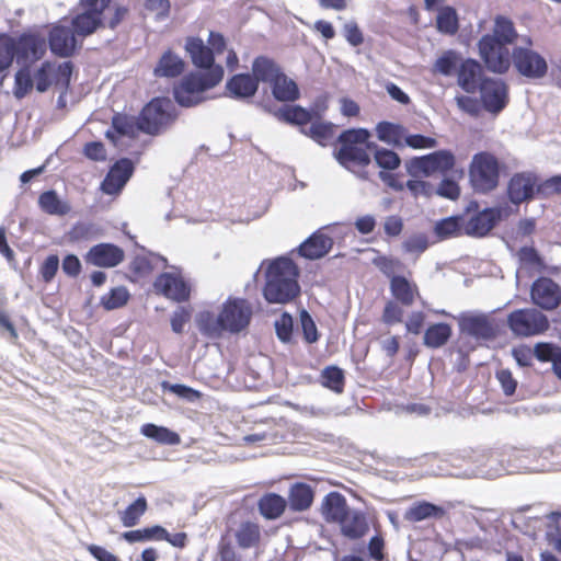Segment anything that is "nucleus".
<instances>
[{"instance_id":"nucleus-1","label":"nucleus","mask_w":561,"mask_h":561,"mask_svg":"<svg viewBox=\"0 0 561 561\" xmlns=\"http://www.w3.org/2000/svg\"><path fill=\"white\" fill-rule=\"evenodd\" d=\"M185 49L193 65L206 70L205 73L192 72L185 76L173 89L175 101L182 106L190 107L202 102V94L221 81L224 68L214 65V53L201 38H187Z\"/></svg>"},{"instance_id":"nucleus-2","label":"nucleus","mask_w":561,"mask_h":561,"mask_svg":"<svg viewBox=\"0 0 561 561\" xmlns=\"http://www.w3.org/2000/svg\"><path fill=\"white\" fill-rule=\"evenodd\" d=\"M252 307L241 298H229L216 316L210 311L201 312L197 317L199 331L208 337H220L224 332L239 333L250 323Z\"/></svg>"},{"instance_id":"nucleus-3","label":"nucleus","mask_w":561,"mask_h":561,"mask_svg":"<svg viewBox=\"0 0 561 561\" xmlns=\"http://www.w3.org/2000/svg\"><path fill=\"white\" fill-rule=\"evenodd\" d=\"M298 275V267L290 259L274 260L266 270L264 298L270 304H287L295 299L300 291Z\"/></svg>"},{"instance_id":"nucleus-4","label":"nucleus","mask_w":561,"mask_h":561,"mask_svg":"<svg viewBox=\"0 0 561 561\" xmlns=\"http://www.w3.org/2000/svg\"><path fill=\"white\" fill-rule=\"evenodd\" d=\"M370 133L365 128L344 130L337 138L339 149L334 152L337 162L353 171L356 167H367L374 142L369 141Z\"/></svg>"},{"instance_id":"nucleus-5","label":"nucleus","mask_w":561,"mask_h":561,"mask_svg":"<svg viewBox=\"0 0 561 561\" xmlns=\"http://www.w3.org/2000/svg\"><path fill=\"white\" fill-rule=\"evenodd\" d=\"M469 179L474 191L480 193L493 191L500 181L497 158L488 151L476 153L469 165Z\"/></svg>"},{"instance_id":"nucleus-6","label":"nucleus","mask_w":561,"mask_h":561,"mask_svg":"<svg viewBox=\"0 0 561 561\" xmlns=\"http://www.w3.org/2000/svg\"><path fill=\"white\" fill-rule=\"evenodd\" d=\"M507 327L517 337H531L546 333L550 328L548 317L536 308L516 309L507 316Z\"/></svg>"},{"instance_id":"nucleus-7","label":"nucleus","mask_w":561,"mask_h":561,"mask_svg":"<svg viewBox=\"0 0 561 561\" xmlns=\"http://www.w3.org/2000/svg\"><path fill=\"white\" fill-rule=\"evenodd\" d=\"M173 110L171 100L153 99L142 108L138 117V127L144 133L156 135L174 121Z\"/></svg>"},{"instance_id":"nucleus-8","label":"nucleus","mask_w":561,"mask_h":561,"mask_svg":"<svg viewBox=\"0 0 561 561\" xmlns=\"http://www.w3.org/2000/svg\"><path fill=\"white\" fill-rule=\"evenodd\" d=\"M461 333L477 341H490L496 337L499 325L491 316L482 312L468 311L457 317Z\"/></svg>"},{"instance_id":"nucleus-9","label":"nucleus","mask_w":561,"mask_h":561,"mask_svg":"<svg viewBox=\"0 0 561 561\" xmlns=\"http://www.w3.org/2000/svg\"><path fill=\"white\" fill-rule=\"evenodd\" d=\"M71 75L72 65L70 61L61 64L45 61L34 76L36 90L43 93L49 87L55 85L65 92L70 84Z\"/></svg>"},{"instance_id":"nucleus-10","label":"nucleus","mask_w":561,"mask_h":561,"mask_svg":"<svg viewBox=\"0 0 561 561\" xmlns=\"http://www.w3.org/2000/svg\"><path fill=\"white\" fill-rule=\"evenodd\" d=\"M478 46L480 56L490 71L502 75L510 69V50L496 36H482Z\"/></svg>"},{"instance_id":"nucleus-11","label":"nucleus","mask_w":561,"mask_h":561,"mask_svg":"<svg viewBox=\"0 0 561 561\" xmlns=\"http://www.w3.org/2000/svg\"><path fill=\"white\" fill-rule=\"evenodd\" d=\"M455 165V156L449 150H438L430 154L413 158L409 163L412 175L430 176L436 172L445 173Z\"/></svg>"},{"instance_id":"nucleus-12","label":"nucleus","mask_w":561,"mask_h":561,"mask_svg":"<svg viewBox=\"0 0 561 561\" xmlns=\"http://www.w3.org/2000/svg\"><path fill=\"white\" fill-rule=\"evenodd\" d=\"M111 0H81L82 12L72 19L73 31L77 35L92 34L101 22V14Z\"/></svg>"},{"instance_id":"nucleus-13","label":"nucleus","mask_w":561,"mask_h":561,"mask_svg":"<svg viewBox=\"0 0 561 561\" xmlns=\"http://www.w3.org/2000/svg\"><path fill=\"white\" fill-rule=\"evenodd\" d=\"M512 58L517 71L526 78L540 79L548 71L546 59L528 47H515Z\"/></svg>"},{"instance_id":"nucleus-14","label":"nucleus","mask_w":561,"mask_h":561,"mask_svg":"<svg viewBox=\"0 0 561 561\" xmlns=\"http://www.w3.org/2000/svg\"><path fill=\"white\" fill-rule=\"evenodd\" d=\"M479 91L483 107L490 113H500L508 102V88L501 79L483 78Z\"/></svg>"},{"instance_id":"nucleus-15","label":"nucleus","mask_w":561,"mask_h":561,"mask_svg":"<svg viewBox=\"0 0 561 561\" xmlns=\"http://www.w3.org/2000/svg\"><path fill=\"white\" fill-rule=\"evenodd\" d=\"M534 305L545 311H552L561 305V288L549 277H539L530 288Z\"/></svg>"},{"instance_id":"nucleus-16","label":"nucleus","mask_w":561,"mask_h":561,"mask_svg":"<svg viewBox=\"0 0 561 561\" xmlns=\"http://www.w3.org/2000/svg\"><path fill=\"white\" fill-rule=\"evenodd\" d=\"M501 217V208H485L463 222V234L470 237H484L494 228Z\"/></svg>"},{"instance_id":"nucleus-17","label":"nucleus","mask_w":561,"mask_h":561,"mask_svg":"<svg viewBox=\"0 0 561 561\" xmlns=\"http://www.w3.org/2000/svg\"><path fill=\"white\" fill-rule=\"evenodd\" d=\"M124 250L113 243H100L87 253L88 263L99 267H115L124 261Z\"/></svg>"},{"instance_id":"nucleus-18","label":"nucleus","mask_w":561,"mask_h":561,"mask_svg":"<svg viewBox=\"0 0 561 561\" xmlns=\"http://www.w3.org/2000/svg\"><path fill=\"white\" fill-rule=\"evenodd\" d=\"M537 179L533 173L522 172L512 176L507 185L510 201L518 205L534 197Z\"/></svg>"},{"instance_id":"nucleus-19","label":"nucleus","mask_w":561,"mask_h":561,"mask_svg":"<svg viewBox=\"0 0 561 561\" xmlns=\"http://www.w3.org/2000/svg\"><path fill=\"white\" fill-rule=\"evenodd\" d=\"M158 293L175 301H184L190 297V287L186 282L175 273H163L154 282Z\"/></svg>"},{"instance_id":"nucleus-20","label":"nucleus","mask_w":561,"mask_h":561,"mask_svg":"<svg viewBox=\"0 0 561 561\" xmlns=\"http://www.w3.org/2000/svg\"><path fill=\"white\" fill-rule=\"evenodd\" d=\"M134 171V165L129 159H121L108 171L101 184L105 194H117L127 183Z\"/></svg>"},{"instance_id":"nucleus-21","label":"nucleus","mask_w":561,"mask_h":561,"mask_svg":"<svg viewBox=\"0 0 561 561\" xmlns=\"http://www.w3.org/2000/svg\"><path fill=\"white\" fill-rule=\"evenodd\" d=\"M49 46L51 51L60 57L70 56L77 47L75 32L67 26H55L49 34Z\"/></svg>"},{"instance_id":"nucleus-22","label":"nucleus","mask_w":561,"mask_h":561,"mask_svg":"<svg viewBox=\"0 0 561 561\" xmlns=\"http://www.w3.org/2000/svg\"><path fill=\"white\" fill-rule=\"evenodd\" d=\"M18 61L37 60L46 50L45 39L35 35H23L14 39Z\"/></svg>"},{"instance_id":"nucleus-23","label":"nucleus","mask_w":561,"mask_h":561,"mask_svg":"<svg viewBox=\"0 0 561 561\" xmlns=\"http://www.w3.org/2000/svg\"><path fill=\"white\" fill-rule=\"evenodd\" d=\"M140 130L138 127V118L133 116L116 114L112 118V129L106 130L105 136L116 147L119 146L121 137L134 138Z\"/></svg>"},{"instance_id":"nucleus-24","label":"nucleus","mask_w":561,"mask_h":561,"mask_svg":"<svg viewBox=\"0 0 561 561\" xmlns=\"http://www.w3.org/2000/svg\"><path fill=\"white\" fill-rule=\"evenodd\" d=\"M332 245V238L318 231L300 244L299 253L306 259L317 260L324 256L331 250Z\"/></svg>"},{"instance_id":"nucleus-25","label":"nucleus","mask_w":561,"mask_h":561,"mask_svg":"<svg viewBox=\"0 0 561 561\" xmlns=\"http://www.w3.org/2000/svg\"><path fill=\"white\" fill-rule=\"evenodd\" d=\"M481 73L482 68L478 61L473 59L462 61L458 71L459 87H461L467 93H474L477 89H479L482 80Z\"/></svg>"},{"instance_id":"nucleus-26","label":"nucleus","mask_w":561,"mask_h":561,"mask_svg":"<svg viewBox=\"0 0 561 561\" xmlns=\"http://www.w3.org/2000/svg\"><path fill=\"white\" fill-rule=\"evenodd\" d=\"M342 534L350 539H358L368 530L365 515L356 510H351L340 522Z\"/></svg>"},{"instance_id":"nucleus-27","label":"nucleus","mask_w":561,"mask_h":561,"mask_svg":"<svg viewBox=\"0 0 561 561\" xmlns=\"http://www.w3.org/2000/svg\"><path fill=\"white\" fill-rule=\"evenodd\" d=\"M257 87L256 80L249 73L236 75L227 82V90L236 99L253 96Z\"/></svg>"},{"instance_id":"nucleus-28","label":"nucleus","mask_w":561,"mask_h":561,"mask_svg":"<svg viewBox=\"0 0 561 561\" xmlns=\"http://www.w3.org/2000/svg\"><path fill=\"white\" fill-rule=\"evenodd\" d=\"M346 500L337 492L329 493L322 504V514L328 522H340L348 512Z\"/></svg>"},{"instance_id":"nucleus-29","label":"nucleus","mask_w":561,"mask_h":561,"mask_svg":"<svg viewBox=\"0 0 561 561\" xmlns=\"http://www.w3.org/2000/svg\"><path fill=\"white\" fill-rule=\"evenodd\" d=\"M252 72L257 84L261 81L272 85L283 71L274 60L260 56L253 61Z\"/></svg>"},{"instance_id":"nucleus-30","label":"nucleus","mask_w":561,"mask_h":561,"mask_svg":"<svg viewBox=\"0 0 561 561\" xmlns=\"http://www.w3.org/2000/svg\"><path fill=\"white\" fill-rule=\"evenodd\" d=\"M445 515V510L426 501L417 502L410 506L403 517L411 523L422 522L428 518H442Z\"/></svg>"},{"instance_id":"nucleus-31","label":"nucleus","mask_w":561,"mask_h":561,"mask_svg":"<svg viewBox=\"0 0 561 561\" xmlns=\"http://www.w3.org/2000/svg\"><path fill=\"white\" fill-rule=\"evenodd\" d=\"M39 208L51 216H65L71 210L67 201L61 199L54 190L42 193L38 197Z\"/></svg>"},{"instance_id":"nucleus-32","label":"nucleus","mask_w":561,"mask_h":561,"mask_svg":"<svg viewBox=\"0 0 561 561\" xmlns=\"http://www.w3.org/2000/svg\"><path fill=\"white\" fill-rule=\"evenodd\" d=\"M184 70L183 59L172 53L171 50L165 51L159 59L153 73L156 77L174 78L180 76Z\"/></svg>"},{"instance_id":"nucleus-33","label":"nucleus","mask_w":561,"mask_h":561,"mask_svg":"<svg viewBox=\"0 0 561 561\" xmlns=\"http://www.w3.org/2000/svg\"><path fill=\"white\" fill-rule=\"evenodd\" d=\"M390 290L392 296L404 306H411L415 295L419 294L417 286L403 276H392Z\"/></svg>"},{"instance_id":"nucleus-34","label":"nucleus","mask_w":561,"mask_h":561,"mask_svg":"<svg viewBox=\"0 0 561 561\" xmlns=\"http://www.w3.org/2000/svg\"><path fill=\"white\" fill-rule=\"evenodd\" d=\"M273 96L282 102H293L299 98L297 83L282 72L271 85Z\"/></svg>"},{"instance_id":"nucleus-35","label":"nucleus","mask_w":561,"mask_h":561,"mask_svg":"<svg viewBox=\"0 0 561 561\" xmlns=\"http://www.w3.org/2000/svg\"><path fill=\"white\" fill-rule=\"evenodd\" d=\"M376 135L380 141L389 146L400 147L402 140H404L405 129L399 124L380 122L376 126Z\"/></svg>"},{"instance_id":"nucleus-36","label":"nucleus","mask_w":561,"mask_h":561,"mask_svg":"<svg viewBox=\"0 0 561 561\" xmlns=\"http://www.w3.org/2000/svg\"><path fill=\"white\" fill-rule=\"evenodd\" d=\"M140 433L154 442L163 445H178L181 438L178 433L152 423H148L141 426Z\"/></svg>"},{"instance_id":"nucleus-37","label":"nucleus","mask_w":561,"mask_h":561,"mask_svg":"<svg viewBox=\"0 0 561 561\" xmlns=\"http://www.w3.org/2000/svg\"><path fill=\"white\" fill-rule=\"evenodd\" d=\"M275 116L289 124L306 125L313 117V112H310L298 105H284L275 113Z\"/></svg>"},{"instance_id":"nucleus-38","label":"nucleus","mask_w":561,"mask_h":561,"mask_svg":"<svg viewBox=\"0 0 561 561\" xmlns=\"http://www.w3.org/2000/svg\"><path fill=\"white\" fill-rule=\"evenodd\" d=\"M313 500V493L309 485L297 483L291 486L289 492L290 508L297 512L307 510Z\"/></svg>"},{"instance_id":"nucleus-39","label":"nucleus","mask_w":561,"mask_h":561,"mask_svg":"<svg viewBox=\"0 0 561 561\" xmlns=\"http://www.w3.org/2000/svg\"><path fill=\"white\" fill-rule=\"evenodd\" d=\"M285 499L275 493L264 495L259 502V510L261 514L268 519L279 517L285 511Z\"/></svg>"},{"instance_id":"nucleus-40","label":"nucleus","mask_w":561,"mask_h":561,"mask_svg":"<svg viewBox=\"0 0 561 561\" xmlns=\"http://www.w3.org/2000/svg\"><path fill=\"white\" fill-rule=\"evenodd\" d=\"M451 335V328L447 323L431 325L424 334V344L432 348L443 346Z\"/></svg>"},{"instance_id":"nucleus-41","label":"nucleus","mask_w":561,"mask_h":561,"mask_svg":"<svg viewBox=\"0 0 561 561\" xmlns=\"http://www.w3.org/2000/svg\"><path fill=\"white\" fill-rule=\"evenodd\" d=\"M436 27L440 33L454 35L458 31L457 12L451 7H444L436 16Z\"/></svg>"},{"instance_id":"nucleus-42","label":"nucleus","mask_w":561,"mask_h":561,"mask_svg":"<svg viewBox=\"0 0 561 561\" xmlns=\"http://www.w3.org/2000/svg\"><path fill=\"white\" fill-rule=\"evenodd\" d=\"M147 510V501L145 497H138L123 513H121V522L125 527H133L138 524L140 517Z\"/></svg>"},{"instance_id":"nucleus-43","label":"nucleus","mask_w":561,"mask_h":561,"mask_svg":"<svg viewBox=\"0 0 561 561\" xmlns=\"http://www.w3.org/2000/svg\"><path fill=\"white\" fill-rule=\"evenodd\" d=\"M238 545L248 549L255 546L260 540V528L256 524L244 523L236 534Z\"/></svg>"},{"instance_id":"nucleus-44","label":"nucleus","mask_w":561,"mask_h":561,"mask_svg":"<svg viewBox=\"0 0 561 561\" xmlns=\"http://www.w3.org/2000/svg\"><path fill=\"white\" fill-rule=\"evenodd\" d=\"M371 151L377 165L383 170H396L400 163V157L392 150L380 148L375 142Z\"/></svg>"},{"instance_id":"nucleus-45","label":"nucleus","mask_w":561,"mask_h":561,"mask_svg":"<svg viewBox=\"0 0 561 561\" xmlns=\"http://www.w3.org/2000/svg\"><path fill=\"white\" fill-rule=\"evenodd\" d=\"M490 35L496 36V38L505 46L512 44L517 36L513 23L503 16H497L495 19L493 34Z\"/></svg>"},{"instance_id":"nucleus-46","label":"nucleus","mask_w":561,"mask_h":561,"mask_svg":"<svg viewBox=\"0 0 561 561\" xmlns=\"http://www.w3.org/2000/svg\"><path fill=\"white\" fill-rule=\"evenodd\" d=\"M334 125L324 122H314L308 128H302V133L320 145H324L333 136Z\"/></svg>"},{"instance_id":"nucleus-47","label":"nucleus","mask_w":561,"mask_h":561,"mask_svg":"<svg viewBox=\"0 0 561 561\" xmlns=\"http://www.w3.org/2000/svg\"><path fill=\"white\" fill-rule=\"evenodd\" d=\"M435 232L442 239L456 237L463 234V225L458 217H448L435 225Z\"/></svg>"},{"instance_id":"nucleus-48","label":"nucleus","mask_w":561,"mask_h":561,"mask_svg":"<svg viewBox=\"0 0 561 561\" xmlns=\"http://www.w3.org/2000/svg\"><path fill=\"white\" fill-rule=\"evenodd\" d=\"M322 385L337 393L343 391L344 374L336 366H330L322 371Z\"/></svg>"},{"instance_id":"nucleus-49","label":"nucleus","mask_w":561,"mask_h":561,"mask_svg":"<svg viewBox=\"0 0 561 561\" xmlns=\"http://www.w3.org/2000/svg\"><path fill=\"white\" fill-rule=\"evenodd\" d=\"M129 298L125 287H115L101 298V304L106 310H114L123 307Z\"/></svg>"},{"instance_id":"nucleus-50","label":"nucleus","mask_w":561,"mask_h":561,"mask_svg":"<svg viewBox=\"0 0 561 561\" xmlns=\"http://www.w3.org/2000/svg\"><path fill=\"white\" fill-rule=\"evenodd\" d=\"M14 57H16L14 38L7 35H0V72L11 66Z\"/></svg>"},{"instance_id":"nucleus-51","label":"nucleus","mask_w":561,"mask_h":561,"mask_svg":"<svg viewBox=\"0 0 561 561\" xmlns=\"http://www.w3.org/2000/svg\"><path fill=\"white\" fill-rule=\"evenodd\" d=\"M459 57L457 53L454 50H447L436 60L434 71L444 76H450L456 69Z\"/></svg>"},{"instance_id":"nucleus-52","label":"nucleus","mask_w":561,"mask_h":561,"mask_svg":"<svg viewBox=\"0 0 561 561\" xmlns=\"http://www.w3.org/2000/svg\"><path fill=\"white\" fill-rule=\"evenodd\" d=\"M33 88V80L27 68L20 69L15 73L14 95L23 99Z\"/></svg>"},{"instance_id":"nucleus-53","label":"nucleus","mask_w":561,"mask_h":561,"mask_svg":"<svg viewBox=\"0 0 561 561\" xmlns=\"http://www.w3.org/2000/svg\"><path fill=\"white\" fill-rule=\"evenodd\" d=\"M561 354V347L551 343H537L534 347V356L540 362H553Z\"/></svg>"},{"instance_id":"nucleus-54","label":"nucleus","mask_w":561,"mask_h":561,"mask_svg":"<svg viewBox=\"0 0 561 561\" xmlns=\"http://www.w3.org/2000/svg\"><path fill=\"white\" fill-rule=\"evenodd\" d=\"M293 324V318L288 313H283L282 317L275 321L276 335L283 343L290 342Z\"/></svg>"},{"instance_id":"nucleus-55","label":"nucleus","mask_w":561,"mask_h":561,"mask_svg":"<svg viewBox=\"0 0 561 561\" xmlns=\"http://www.w3.org/2000/svg\"><path fill=\"white\" fill-rule=\"evenodd\" d=\"M428 247V240L426 236L419 233L413 234L410 238H408L403 244L402 248L407 253L420 255L423 253Z\"/></svg>"},{"instance_id":"nucleus-56","label":"nucleus","mask_w":561,"mask_h":561,"mask_svg":"<svg viewBox=\"0 0 561 561\" xmlns=\"http://www.w3.org/2000/svg\"><path fill=\"white\" fill-rule=\"evenodd\" d=\"M154 260H161L165 262L163 257H160L158 255L136 256L134 261L130 263V268L138 275H147L153 270Z\"/></svg>"},{"instance_id":"nucleus-57","label":"nucleus","mask_w":561,"mask_h":561,"mask_svg":"<svg viewBox=\"0 0 561 561\" xmlns=\"http://www.w3.org/2000/svg\"><path fill=\"white\" fill-rule=\"evenodd\" d=\"M300 324L304 332V337L307 343H314L318 341V330L311 316L302 310L300 312Z\"/></svg>"},{"instance_id":"nucleus-58","label":"nucleus","mask_w":561,"mask_h":561,"mask_svg":"<svg viewBox=\"0 0 561 561\" xmlns=\"http://www.w3.org/2000/svg\"><path fill=\"white\" fill-rule=\"evenodd\" d=\"M404 144L413 149H431L437 146L436 139L423 135H404Z\"/></svg>"},{"instance_id":"nucleus-59","label":"nucleus","mask_w":561,"mask_h":561,"mask_svg":"<svg viewBox=\"0 0 561 561\" xmlns=\"http://www.w3.org/2000/svg\"><path fill=\"white\" fill-rule=\"evenodd\" d=\"M163 387H164V389H168L172 393L176 394L178 397H180L182 399L187 400L188 402H195L196 400H198L201 398V392L199 391H197V390H195V389H193L191 387H187L185 385L163 383Z\"/></svg>"},{"instance_id":"nucleus-60","label":"nucleus","mask_w":561,"mask_h":561,"mask_svg":"<svg viewBox=\"0 0 561 561\" xmlns=\"http://www.w3.org/2000/svg\"><path fill=\"white\" fill-rule=\"evenodd\" d=\"M435 192L442 197L456 199L460 194V187L455 181L450 179H444Z\"/></svg>"},{"instance_id":"nucleus-61","label":"nucleus","mask_w":561,"mask_h":561,"mask_svg":"<svg viewBox=\"0 0 561 561\" xmlns=\"http://www.w3.org/2000/svg\"><path fill=\"white\" fill-rule=\"evenodd\" d=\"M402 316H403V310L397 302H393V301L387 302L385 310H383V314H382V320L385 323H387V324L399 323L402 321Z\"/></svg>"},{"instance_id":"nucleus-62","label":"nucleus","mask_w":561,"mask_h":561,"mask_svg":"<svg viewBox=\"0 0 561 561\" xmlns=\"http://www.w3.org/2000/svg\"><path fill=\"white\" fill-rule=\"evenodd\" d=\"M407 187L414 196L430 197L435 192L434 186L425 181L410 180Z\"/></svg>"},{"instance_id":"nucleus-63","label":"nucleus","mask_w":561,"mask_h":561,"mask_svg":"<svg viewBox=\"0 0 561 561\" xmlns=\"http://www.w3.org/2000/svg\"><path fill=\"white\" fill-rule=\"evenodd\" d=\"M93 226L88 222H78L69 231V239L72 241L88 240L92 237Z\"/></svg>"},{"instance_id":"nucleus-64","label":"nucleus","mask_w":561,"mask_h":561,"mask_svg":"<svg viewBox=\"0 0 561 561\" xmlns=\"http://www.w3.org/2000/svg\"><path fill=\"white\" fill-rule=\"evenodd\" d=\"M59 267V259L57 255H49L44 261L42 267H41V274L43 279L48 283L50 282L54 276L56 275Z\"/></svg>"}]
</instances>
